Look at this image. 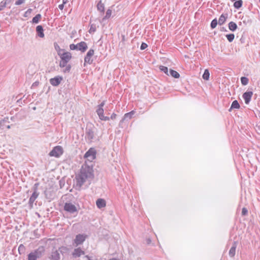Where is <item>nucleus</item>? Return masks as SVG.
<instances>
[{"label": "nucleus", "mask_w": 260, "mask_h": 260, "mask_svg": "<svg viewBox=\"0 0 260 260\" xmlns=\"http://www.w3.org/2000/svg\"><path fill=\"white\" fill-rule=\"evenodd\" d=\"M63 7H64L63 3L62 4H60L58 6V8L60 10H62L63 9Z\"/></svg>", "instance_id": "49530a36"}, {"label": "nucleus", "mask_w": 260, "mask_h": 260, "mask_svg": "<svg viewBox=\"0 0 260 260\" xmlns=\"http://www.w3.org/2000/svg\"><path fill=\"white\" fill-rule=\"evenodd\" d=\"M248 213V210L246 208H243L242 210V215H246Z\"/></svg>", "instance_id": "a19ab883"}, {"label": "nucleus", "mask_w": 260, "mask_h": 260, "mask_svg": "<svg viewBox=\"0 0 260 260\" xmlns=\"http://www.w3.org/2000/svg\"><path fill=\"white\" fill-rule=\"evenodd\" d=\"M159 69L163 72H164L165 74H166L167 75H169L168 73V68L166 67L160 66L159 67Z\"/></svg>", "instance_id": "2f4dec72"}, {"label": "nucleus", "mask_w": 260, "mask_h": 260, "mask_svg": "<svg viewBox=\"0 0 260 260\" xmlns=\"http://www.w3.org/2000/svg\"><path fill=\"white\" fill-rule=\"evenodd\" d=\"M66 68L64 69V70H63V72L64 73H68L70 72V70H71V65L70 64H68L67 65L66 67H65Z\"/></svg>", "instance_id": "58836bf2"}, {"label": "nucleus", "mask_w": 260, "mask_h": 260, "mask_svg": "<svg viewBox=\"0 0 260 260\" xmlns=\"http://www.w3.org/2000/svg\"><path fill=\"white\" fill-rule=\"evenodd\" d=\"M82 254H84V251H83L80 248L75 249L73 252V255L75 257H79Z\"/></svg>", "instance_id": "2eb2a0df"}, {"label": "nucleus", "mask_w": 260, "mask_h": 260, "mask_svg": "<svg viewBox=\"0 0 260 260\" xmlns=\"http://www.w3.org/2000/svg\"><path fill=\"white\" fill-rule=\"evenodd\" d=\"M70 48L71 50H78V44L76 45H75L74 44H71L70 45Z\"/></svg>", "instance_id": "4c0bfd02"}, {"label": "nucleus", "mask_w": 260, "mask_h": 260, "mask_svg": "<svg viewBox=\"0 0 260 260\" xmlns=\"http://www.w3.org/2000/svg\"><path fill=\"white\" fill-rule=\"evenodd\" d=\"M147 46H148L146 43H142L140 46V49H141V50H144V49H146L147 47Z\"/></svg>", "instance_id": "79ce46f5"}, {"label": "nucleus", "mask_w": 260, "mask_h": 260, "mask_svg": "<svg viewBox=\"0 0 260 260\" xmlns=\"http://www.w3.org/2000/svg\"><path fill=\"white\" fill-rule=\"evenodd\" d=\"M96 113L99 116V118H100L102 116L104 115V109L103 108H101L98 107L97 110H96Z\"/></svg>", "instance_id": "c85d7f7f"}, {"label": "nucleus", "mask_w": 260, "mask_h": 260, "mask_svg": "<svg viewBox=\"0 0 260 260\" xmlns=\"http://www.w3.org/2000/svg\"><path fill=\"white\" fill-rule=\"evenodd\" d=\"M62 80V77L60 76H56L54 78L50 79V83L53 86H57L61 82Z\"/></svg>", "instance_id": "9b49d317"}, {"label": "nucleus", "mask_w": 260, "mask_h": 260, "mask_svg": "<svg viewBox=\"0 0 260 260\" xmlns=\"http://www.w3.org/2000/svg\"><path fill=\"white\" fill-rule=\"evenodd\" d=\"M60 56V58L62 60H65L66 61H69L72 58L71 53L69 52H63L62 54H59Z\"/></svg>", "instance_id": "f8f14e48"}, {"label": "nucleus", "mask_w": 260, "mask_h": 260, "mask_svg": "<svg viewBox=\"0 0 260 260\" xmlns=\"http://www.w3.org/2000/svg\"><path fill=\"white\" fill-rule=\"evenodd\" d=\"M36 31L38 36L40 38L44 37V30L42 25H38L36 27Z\"/></svg>", "instance_id": "dca6fc26"}, {"label": "nucleus", "mask_w": 260, "mask_h": 260, "mask_svg": "<svg viewBox=\"0 0 260 260\" xmlns=\"http://www.w3.org/2000/svg\"><path fill=\"white\" fill-rule=\"evenodd\" d=\"M51 259H52V260H59L60 259V254L58 251L55 250L52 252Z\"/></svg>", "instance_id": "aec40b11"}, {"label": "nucleus", "mask_w": 260, "mask_h": 260, "mask_svg": "<svg viewBox=\"0 0 260 260\" xmlns=\"http://www.w3.org/2000/svg\"><path fill=\"white\" fill-rule=\"evenodd\" d=\"M6 6L7 5L6 4V2L4 1H2L0 3V11L3 10L6 7Z\"/></svg>", "instance_id": "e433bc0d"}, {"label": "nucleus", "mask_w": 260, "mask_h": 260, "mask_svg": "<svg viewBox=\"0 0 260 260\" xmlns=\"http://www.w3.org/2000/svg\"><path fill=\"white\" fill-rule=\"evenodd\" d=\"M240 107L238 102L237 100H235L233 102L229 111H231L232 109H239Z\"/></svg>", "instance_id": "412c9836"}, {"label": "nucleus", "mask_w": 260, "mask_h": 260, "mask_svg": "<svg viewBox=\"0 0 260 260\" xmlns=\"http://www.w3.org/2000/svg\"><path fill=\"white\" fill-rule=\"evenodd\" d=\"M4 1L6 2V4L7 5L8 4H9L11 3V0H3Z\"/></svg>", "instance_id": "8fccbe9b"}, {"label": "nucleus", "mask_w": 260, "mask_h": 260, "mask_svg": "<svg viewBox=\"0 0 260 260\" xmlns=\"http://www.w3.org/2000/svg\"><path fill=\"white\" fill-rule=\"evenodd\" d=\"M39 183H35L33 186V193L29 198L28 204L30 207H32L33 204L36 199L38 197L39 193L37 191Z\"/></svg>", "instance_id": "f03ea898"}, {"label": "nucleus", "mask_w": 260, "mask_h": 260, "mask_svg": "<svg viewBox=\"0 0 260 260\" xmlns=\"http://www.w3.org/2000/svg\"><path fill=\"white\" fill-rule=\"evenodd\" d=\"M94 174L92 168L87 165H82L80 172L76 174V187L80 189L86 182L90 184L91 180L93 178Z\"/></svg>", "instance_id": "f257e3e1"}, {"label": "nucleus", "mask_w": 260, "mask_h": 260, "mask_svg": "<svg viewBox=\"0 0 260 260\" xmlns=\"http://www.w3.org/2000/svg\"><path fill=\"white\" fill-rule=\"evenodd\" d=\"M105 105V101H103L99 106L98 107H101V108H103V106H104Z\"/></svg>", "instance_id": "de8ad7c7"}, {"label": "nucleus", "mask_w": 260, "mask_h": 260, "mask_svg": "<svg viewBox=\"0 0 260 260\" xmlns=\"http://www.w3.org/2000/svg\"><path fill=\"white\" fill-rule=\"evenodd\" d=\"M68 61H66L65 60H62L60 61L59 63V66L61 68H64L67 66V63Z\"/></svg>", "instance_id": "c9c22d12"}, {"label": "nucleus", "mask_w": 260, "mask_h": 260, "mask_svg": "<svg viewBox=\"0 0 260 260\" xmlns=\"http://www.w3.org/2000/svg\"><path fill=\"white\" fill-rule=\"evenodd\" d=\"M116 114H114V113H113V114L111 115V117H110V118H111V119H115V118H116Z\"/></svg>", "instance_id": "a18cd8bd"}, {"label": "nucleus", "mask_w": 260, "mask_h": 260, "mask_svg": "<svg viewBox=\"0 0 260 260\" xmlns=\"http://www.w3.org/2000/svg\"><path fill=\"white\" fill-rule=\"evenodd\" d=\"M25 0H18L15 2L16 5H20L24 3Z\"/></svg>", "instance_id": "c03bdc74"}, {"label": "nucleus", "mask_w": 260, "mask_h": 260, "mask_svg": "<svg viewBox=\"0 0 260 260\" xmlns=\"http://www.w3.org/2000/svg\"><path fill=\"white\" fill-rule=\"evenodd\" d=\"M229 28L232 31H234L237 28V25L234 22L231 21L229 23Z\"/></svg>", "instance_id": "4be33fe9"}, {"label": "nucleus", "mask_w": 260, "mask_h": 260, "mask_svg": "<svg viewBox=\"0 0 260 260\" xmlns=\"http://www.w3.org/2000/svg\"><path fill=\"white\" fill-rule=\"evenodd\" d=\"M228 14H222L220 15L218 20L219 25H221L225 22L228 18Z\"/></svg>", "instance_id": "a211bd4d"}, {"label": "nucleus", "mask_w": 260, "mask_h": 260, "mask_svg": "<svg viewBox=\"0 0 260 260\" xmlns=\"http://www.w3.org/2000/svg\"><path fill=\"white\" fill-rule=\"evenodd\" d=\"M86 237V236L83 234L77 235L74 240V242L76 246L81 244L85 240Z\"/></svg>", "instance_id": "1a4fd4ad"}, {"label": "nucleus", "mask_w": 260, "mask_h": 260, "mask_svg": "<svg viewBox=\"0 0 260 260\" xmlns=\"http://www.w3.org/2000/svg\"><path fill=\"white\" fill-rule=\"evenodd\" d=\"M85 138L88 142H91L95 138V132L93 129L86 128L85 133Z\"/></svg>", "instance_id": "423d86ee"}, {"label": "nucleus", "mask_w": 260, "mask_h": 260, "mask_svg": "<svg viewBox=\"0 0 260 260\" xmlns=\"http://www.w3.org/2000/svg\"><path fill=\"white\" fill-rule=\"evenodd\" d=\"M63 153V149L60 146H57L49 152V155L56 157H59Z\"/></svg>", "instance_id": "7ed1b4c3"}, {"label": "nucleus", "mask_w": 260, "mask_h": 260, "mask_svg": "<svg viewBox=\"0 0 260 260\" xmlns=\"http://www.w3.org/2000/svg\"><path fill=\"white\" fill-rule=\"evenodd\" d=\"M217 23H218V22H217V20L216 19H213L211 23V27L212 28H214L217 25Z\"/></svg>", "instance_id": "473e14b6"}, {"label": "nucleus", "mask_w": 260, "mask_h": 260, "mask_svg": "<svg viewBox=\"0 0 260 260\" xmlns=\"http://www.w3.org/2000/svg\"><path fill=\"white\" fill-rule=\"evenodd\" d=\"M252 95L253 92L252 91H246L243 93L242 96L246 104H249L251 101Z\"/></svg>", "instance_id": "9d476101"}, {"label": "nucleus", "mask_w": 260, "mask_h": 260, "mask_svg": "<svg viewBox=\"0 0 260 260\" xmlns=\"http://www.w3.org/2000/svg\"><path fill=\"white\" fill-rule=\"evenodd\" d=\"M96 150L93 148H90L84 154V157L92 161L95 158Z\"/></svg>", "instance_id": "39448f33"}, {"label": "nucleus", "mask_w": 260, "mask_h": 260, "mask_svg": "<svg viewBox=\"0 0 260 260\" xmlns=\"http://www.w3.org/2000/svg\"><path fill=\"white\" fill-rule=\"evenodd\" d=\"M248 79L245 77H242L241 78V82L242 85H246L248 83Z\"/></svg>", "instance_id": "c756f323"}, {"label": "nucleus", "mask_w": 260, "mask_h": 260, "mask_svg": "<svg viewBox=\"0 0 260 260\" xmlns=\"http://www.w3.org/2000/svg\"><path fill=\"white\" fill-rule=\"evenodd\" d=\"M242 4H243V1L242 0L236 1L234 4V7L235 8L238 9L242 7Z\"/></svg>", "instance_id": "b1692460"}, {"label": "nucleus", "mask_w": 260, "mask_h": 260, "mask_svg": "<svg viewBox=\"0 0 260 260\" xmlns=\"http://www.w3.org/2000/svg\"><path fill=\"white\" fill-rule=\"evenodd\" d=\"M222 30H224V27H222Z\"/></svg>", "instance_id": "6e6d98bb"}, {"label": "nucleus", "mask_w": 260, "mask_h": 260, "mask_svg": "<svg viewBox=\"0 0 260 260\" xmlns=\"http://www.w3.org/2000/svg\"><path fill=\"white\" fill-rule=\"evenodd\" d=\"M31 9H28L24 13V16L27 17L32 12Z\"/></svg>", "instance_id": "ea45409f"}, {"label": "nucleus", "mask_w": 260, "mask_h": 260, "mask_svg": "<svg viewBox=\"0 0 260 260\" xmlns=\"http://www.w3.org/2000/svg\"><path fill=\"white\" fill-rule=\"evenodd\" d=\"M39 82H34V83L32 84V86H38V85H39Z\"/></svg>", "instance_id": "09e8293b"}, {"label": "nucleus", "mask_w": 260, "mask_h": 260, "mask_svg": "<svg viewBox=\"0 0 260 260\" xmlns=\"http://www.w3.org/2000/svg\"><path fill=\"white\" fill-rule=\"evenodd\" d=\"M64 210L70 214L77 213L78 212L76 207L71 203H66Z\"/></svg>", "instance_id": "20e7f679"}, {"label": "nucleus", "mask_w": 260, "mask_h": 260, "mask_svg": "<svg viewBox=\"0 0 260 260\" xmlns=\"http://www.w3.org/2000/svg\"><path fill=\"white\" fill-rule=\"evenodd\" d=\"M112 14V11L110 9H108L106 12V14L104 19L109 18Z\"/></svg>", "instance_id": "f704fd0d"}, {"label": "nucleus", "mask_w": 260, "mask_h": 260, "mask_svg": "<svg viewBox=\"0 0 260 260\" xmlns=\"http://www.w3.org/2000/svg\"><path fill=\"white\" fill-rule=\"evenodd\" d=\"M87 45L85 42H81L78 44V50L84 52L87 49Z\"/></svg>", "instance_id": "ddd939ff"}, {"label": "nucleus", "mask_w": 260, "mask_h": 260, "mask_svg": "<svg viewBox=\"0 0 260 260\" xmlns=\"http://www.w3.org/2000/svg\"><path fill=\"white\" fill-rule=\"evenodd\" d=\"M86 257L88 260H89V257L88 256H86Z\"/></svg>", "instance_id": "864d4df0"}, {"label": "nucleus", "mask_w": 260, "mask_h": 260, "mask_svg": "<svg viewBox=\"0 0 260 260\" xmlns=\"http://www.w3.org/2000/svg\"><path fill=\"white\" fill-rule=\"evenodd\" d=\"M100 119L104 121L109 120L110 119V117L107 116H105L104 115L102 116L100 118Z\"/></svg>", "instance_id": "37998d69"}, {"label": "nucleus", "mask_w": 260, "mask_h": 260, "mask_svg": "<svg viewBox=\"0 0 260 260\" xmlns=\"http://www.w3.org/2000/svg\"><path fill=\"white\" fill-rule=\"evenodd\" d=\"M97 9L98 10L100 11V12H104V10H105V7H104V4H103L101 2V1H100L98 5H97Z\"/></svg>", "instance_id": "393cba45"}, {"label": "nucleus", "mask_w": 260, "mask_h": 260, "mask_svg": "<svg viewBox=\"0 0 260 260\" xmlns=\"http://www.w3.org/2000/svg\"><path fill=\"white\" fill-rule=\"evenodd\" d=\"M62 1L63 4H66L68 0H62Z\"/></svg>", "instance_id": "3c124183"}, {"label": "nucleus", "mask_w": 260, "mask_h": 260, "mask_svg": "<svg viewBox=\"0 0 260 260\" xmlns=\"http://www.w3.org/2000/svg\"><path fill=\"white\" fill-rule=\"evenodd\" d=\"M41 256V252L39 249L30 252L28 255V260H37Z\"/></svg>", "instance_id": "6e6552de"}, {"label": "nucleus", "mask_w": 260, "mask_h": 260, "mask_svg": "<svg viewBox=\"0 0 260 260\" xmlns=\"http://www.w3.org/2000/svg\"><path fill=\"white\" fill-rule=\"evenodd\" d=\"M209 76H210L209 72L208 70L206 69L204 71L203 75V78L204 80H208L209 79Z\"/></svg>", "instance_id": "cd10ccee"}, {"label": "nucleus", "mask_w": 260, "mask_h": 260, "mask_svg": "<svg viewBox=\"0 0 260 260\" xmlns=\"http://www.w3.org/2000/svg\"><path fill=\"white\" fill-rule=\"evenodd\" d=\"M134 114H135L134 111H132L130 112L125 114L123 118L121 120V121L120 122H121L123 121L124 120H128V119H131L132 118L133 116L134 115Z\"/></svg>", "instance_id": "6ab92c4d"}, {"label": "nucleus", "mask_w": 260, "mask_h": 260, "mask_svg": "<svg viewBox=\"0 0 260 260\" xmlns=\"http://www.w3.org/2000/svg\"><path fill=\"white\" fill-rule=\"evenodd\" d=\"M42 18V16L40 14L36 15L32 19L31 22L32 23H38L40 19Z\"/></svg>", "instance_id": "5701e85b"}, {"label": "nucleus", "mask_w": 260, "mask_h": 260, "mask_svg": "<svg viewBox=\"0 0 260 260\" xmlns=\"http://www.w3.org/2000/svg\"><path fill=\"white\" fill-rule=\"evenodd\" d=\"M94 51L93 49H90L88 52L87 53L85 58H84V66L86 63H87L89 64L92 63L93 60L91 59L92 56L94 54Z\"/></svg>", "instance_id": "0eeeda50"}, {"label": "nucleus", "mask_w": 260, "mask_h": 260, "mask_svg": "<svg viewBox=\"0 0 260 260\" xmlns=\"http://www.w3.org/2000/svg\"><path fill=\"white\" fill-rule=\"evenodd\" d=\"M226 37L230 42H232L235 38V35L233 34H230L226 35Z\"/></svg>", "instance_id": "7c9ffc66"}, {"label": "nucleus", "mask_w": 260, "mask_h": 260, "mask_svg": "<svg viewBox=\"0 0 260 260\" xmlns=\"http://www.w3.org/2000/svg\"><path fill=\"white\" fill-rule=\"evenodd\" d=\"M259 2H260V0H259Z\"/></svg>", "instance_id": "4d7b16f0"}, {"label": "nucleus", "mask_w": 260, "mask_h": 260, "mask_svg": "<svg viewBox=\"0 0 260 260\" xmlns=\"http://www.w3.org/2000/svg\"><path fill=\"white\" fill-rule=\"evenodd\" d=\"M150 242H151V240H150V239H148V240H147V243L149 244V243H150Z\"/></svg>", "instance_id": "603ef678"}, {"label": "nucleus", "mask_w": 260, "mask_h": 260, "mask_svg": "<svg viewBox=\"0 0 260 260\" xmlns=\"http://www.w3.org/2000/svg\"><path fill=\"white\" fill-rule=\"evenodd\" d=\"M7 128H10V125H8V126H7Z\"/></svg>", "instance_id": "5fc2aeb1"}, {"label": "nucleus", "mask_w": 260, "mask_h": 260, "mask_svg": "<svg viewBox=\"0 0 260 260\" xmlns=\"http://www.w3.org/2000/svg\"><path fill=\"white\" fill-rule=\"evenodd\" d=\"M170 74L173 77L175 78H178L180 77L179 74L176 72V71H174L172 69L170 70Z\"/></svg>", "instance_id": "a878e982"}, {"label": "nucleus", "mask_w": 260, "mask_h": 260, "mask_svg": "<svg viewBox=\"0 0 260 260\" xmlns=\"http://www.w3.org/2000/svg\"><path fill=\"white\" fill-rule=\"evenodd\" d=\"M238 242L237 241H234L232 247L231 248L229 251V255L231 257H234L236 253V249L237 248Z\"/></svg>", "instance_id": "4468645a"}, {"label": "nucleus", "mask_w": 260, "mask_h": 260, "mask_svg": "<svg viewBox=\"0 0 260 260\" xmlns=\"http://www.w3.org/2000/svg\"><path fill=\"white\" fill-rule=\"evenodd\" d=\"M96 30V25L95 24H91L90 26V29L89 30V34L94 33Z\"/></svg>", "instance_id": "bb28decb"}, {"label": "nucleus", "mask_w": 260, "mask_h": 260, "mask_svg": "<svg viewBox=\"0 0 260 260\" xmlns=\"http://www.w3.org/2000/svg\"><path fill=\"white\" fill-rule=\"evenodd\" d=\"M24 250H25L24 246L22 244L20 245L18 247V251H19V253L21 254L22 253H23L24 252Z\"/></svg>", "instance_id": "72a5a7b5"}, {"label": "nucleus", "mask_w": 260, "mask_h": 260, "mask_svg": "<svg viewBox=\"0 0 260 260\" xmlns=\"http://www.w3.org/2000/svg\"><path fill=\"white\" fill-rule=\"evenodd\" d=\"M96 205L99 208H102L106 206V202L104 199H99L96 202Z\"/></svg>", "instance_id": "f3484780"}]
</instances>
